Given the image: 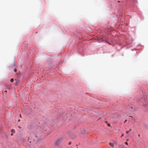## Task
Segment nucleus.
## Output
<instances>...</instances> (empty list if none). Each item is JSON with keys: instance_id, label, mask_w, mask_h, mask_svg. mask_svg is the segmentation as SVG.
Listing matches in <instances>:
<instances>
[{"instance_id": "nucleus-12", "label": "nucleus", "mask_w": 148, "mask_h": 148, "mask_svg": "<svg viewBox=\"0 0 148 148\" xmlns=\"http://www.w3.org/2000/svg\"><path fill=\"white\" fill-rule=\"evenodd\" d=\"M108 126H110V124H108Z\"/></svg>"}, {"instance_id": "nucleus-22", "label": "nucleus", "mask_w": 148, "mask_h": 148, "mask_svg": "<svg viewBox=\"0 0 148 148\" xmlns=\"http://www.w3.org/2000/svg\"><path fill=\"white\" fill-rule=\"evenodd\" d=\"M20 116L21 117V114H20Z\"/></svg>"}, {"instance_id": "nucleus-13", "label": "nucleus", "mask_w": 148, "mask_h": 148, "mask_svg": "<svg viewBox=\"0 0 148 148\" xmlns=\"http://www.w3.org/2000/svg\"><path fill=\"white\" fill-rule=\"evenodd\" d=\"M132 130L131 129H130L129 131H130V132Z\"/></svg>"}, {"instance_id": "nucleus-21", "label": "nucleus", "mask_w": 148, "mask_h": 148, "mask_svg": "<svg viewBox=\"0 0 148 148\" xmlns=\"http://www.w3.org/2000/svg\"><path fill=\"white\" fill-rule=\"evenodd\" d=\"M131 109H133V108H132H132H131Z\"/></svg>"}, {"instance_id": "nucleus-20", "label": "nucleus", "mask_w": 148, "mask_h": 148, "mask_svg": "<svg viewBox=\"0 0 148 148\" xmlns=\"http://www.w3.org/2000/svg\"><path fill=\"white\" fill-rule=\"evenodd\" d=\"M118 2H120V1H118Z\"/></svg>"}, {"instance_id": "nucleus-5", "label": "nucleus", "mask_w": 148, "mask_h": 148, "mask_svg": "<svg viewBox=\"0 0 148 148\" xmlns=\"http://www.w3.org/2000/svg\"><path fill=\"white\" fill-rule=\"evenodd\" d=\"M10 81L11 82H13L14 81V79L13 78L11 79Z\"/></svg>"}, {"instance_id": "nucleus-11", "label": "nucleus", "mask_w": 148, "mask_h": 148, "mask_svg": "<svg viewBox=\"0 0 148 148\" xmlns=\"http://www.w3.org/2000/svg\"><path fill=\"white\" fill-rule=\"evenodd\" d=\"M134 110H131V111L132 112V111H134Z\"/></svg>"}, {"instance_id": "nucleus-17", "label": "nucleus", "mask_w": 148, "mask_h": 148, "mask_svg": "<svg viewBox=\"0 0 148 148\" xmlns=\"http://www.w3.org/2000/svg\"><path fill=\"white\" fill-rule=\"evenodd\" d=\"M18 127H19V128H21V127H20V126H19Z\"/></svg>"}, {"instance_id": "nucleus-7", "label": "nucleus", "mask_w": 148, "mask_h": 148, "mask_svg": "<svg viewBox=\"0 0 148 148\" xmlns=\"http://www.w3.org/2000/svg\"><path fill=\"white\" fill-rule=\"evenodd\" d=\"M14 72H16V69H14Z\"/></svg>"}, {"instance_id": "nucleus-10", "label": "nucleus", "mask_w": 148, "mask_h": 148, "mask_svg": "<svg viewBox=\"0 0 148 148\" xmlns=\"http://www.w3.org/2000/svg\"><path fill=\"white\" fill-rule=\"evenodd\" d=\"M122 146L123 147V145H120L119 146L120 147H121V146Z\"/></svg>"}, {"instance_id": "nucleus-15", "label": "nucleus", "mask_w": 148, "mask_h": 148, "mask_svg": "<svg viewBox=\"0 0 148 148\" xmlns=\"http://www.w3.org/2000/svg\"><path fill=\"white\" fill-rule=\"evenodd\" d=\"M127 121V120H126L125 121V123Z\"/></svg>"}, {"instance_id": "nucleus-23", "label": "nucleus", "mask_w": 148, "mask_h": 148, "mask_svg": "<svg viewBox=\"0 0 148 148\" xmlns=\"http://www.w3.org/2000/svg\"><path fill=\"white\" fill-rule=\"evenodd\" d=\"M130 117H132V116H130Z\"/></svg>"}, {"instance_id": "nucleus-3", "label": "nucleus", "mask_w": 148, "mask_h": 148, "mask_svg": "<svg viewBox=\"0 0 148 148\" xmlns=\"http://www.w3.org/2000/svg\"><path fill=\"white\" fill-rule=\"evenodd\" d=\"M109 144L112 147H114V144L112 143H110Z\"/></svg>"}, {"instance_id": "nucleus-8", "label": "nucleus", "mask_w": 148, "mask_h": 148, "mask_svg": "<svg viewBox=\"0 0 148 148\" xmlns=\"http://www.w3.org/2000/svg\"><path fill=\"white\" fill-rule=\"evenodd\" d=\"M125 144H126V145H128V143L127 142H125Z\"/></svg>"}, {"instance_id": "nucleus-2", "label": "nucleus", "mask_w": 148, "mask_h": 148, "mask_svg": "<svg viewBox=\"0 0 148 148\" xmlns=\"http://www.w3.org/2000/svg\"><path fill=\"white\" fill-rule=\"evenodd\" d=\"M71 138L72 139H74L76 138V136L75 134H72L70 135Z\"/></svg>"}, {"instance_id": "nucleus-4", "label": "nucleus", "mask_w": 148, "mask_h": 148, "mask_svg": "<svg viewBox=\"0 0 148 148\" xmlns=\"http://www.w3.org/2000/svg\"><path fill=\"white\" fill-rule=\"evenodd\" d=\"M11 132L13 133H14L15 132V130L14 129H12L11 131Z\"/></svg>"}, {"instance_id": "nucleus-1", "label": "nucleus", "mask_w": 148, "mask_h": 148, "mask_svg": "<svg viewBox=\"0 0 148 148\" xmlns=\"http://www.w3.org/2000/svg\"><path fill=\"white\" fill-rule=\"evenodd\" d=\"M62 138H60L56 142V145H58L60 144L62 140Z\"/></svg>"}, {"instance_id": "nucleus-16", "label": "nucleus", "mask_w": 148, "mask_h": 148, "mask_svg": "<svg viewBox=\"0 0 148 148\" xmlns=\"http://www.w3.org/2000/svg\"><path fill=\"white\" fill-rule=\"evenodd\" d=\"M20 121V119H19L18 121V122H19Z\"/></svg>"}, {"instance_id": "nucleus-6", "label": "nucleus", "mask_w": 148, "mask_h": 148, "mask_svg": "<svg viewBox=\"0 0 148 148\" xmlns=\"http://www.w3.org/2000/svg\"><path fill=\"white\" fill-rule=\"evenodd\" d=\"M129 132L130 131H127L126 133L127 134H128Z\"/></svg>"}, {"instance_id": "nucleus-14", "label": "nucleus", "mask_w": 148, "mask_h": 148, "mask_svg": "<svg viewBox=\"0 0 148 148\" xmlns=\"http://www.w3.org/2000/svg\"><path fill=\"white\" fill-rule=\"evenodd\" d=\"M15 80H16V82H18V80H17V79H16V80L15 79Z\"/></svg>"}, {"instance_id": "nucleus-9", "label": "nucleus", "mask_w": 148, "mask_h": 148, "mask_svg": "<svg viewBox=\"0 0 148 148\" xmlns=\"http://www.w3.org/2000/svg\"><path fill=\"white\" fill-rule=\"evenodd\" d=\"M71 143V142H69L68 143V144L69 145H70Z\"/></svg>"}, {"instance_id": "nucleus-19", "label": "nucleus", "mask_w": 148, "mask_h": 148, "mask_svg": "<svg viewBox=\"0 0 148 148\" xmlns=\"http://www.w3.org/2000/svg\"><path fill=\"white\" fill-rule=\"evenodd\" d=\"M138 136H139H139H140V134H139V135H138Z\"/></svg>"}, {"instance_id": "nucleus-18", "label": "nucleus", "mask_w": 148, "mask_h": 148, "mask_svg": "<svg viewBox=\"0 0 148 148\" xmlns=\"http://www.w3.org/2000/svg\"><path fill=\"white\" fill-rule=\"evenodd\" d=\"M5 92H7V91H5Z\"/></svg>"}]
</instances>
